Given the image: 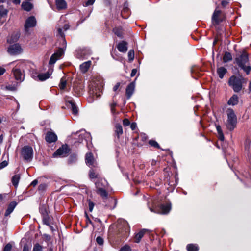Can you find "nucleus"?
I'll list each match as a JSON object with an SVG mask.
<instances>
[{"instance_id": "obj_49", "label": "nucleus", "mask_w": 251, "mask_h": 251, "mask_svg": "<svg viewBox=\"0 0 251 251\" xmlns=\"http://www.w3.org/2000/svg\"><path fill=\"white\" fill-rule=\"evenodd\" d=\"M149 144L150 146L153 147L157 149H161L158 143L155 140H150L149 141Z\"/></svg>"}, {"instance_id": "obj_32", "label": "nucleus", "mask_w": 251, "mask_h": 251, "mask_svg": "<svg viewBox=\"0 0 251 251\" xmlns=\"http://www.w3.org/2000/svg\"><path fill=\"white\" fill-rule=\"evenodd\" d=\"M20 35L21 34L19 32H17L12 34L10 38L7 40V42L10 44L16 42L19 40Z\"/></svg>"}, {"instance_id": "obj_9", "label": "nucleus", "mask_w": 251, "mask_h": 251, "mask_svg": "<svg viewBox=\"0 0 251 251\" xmlns=\"http://www.w3.org/2000/svg\"><path fill=\"white\" fill-rule=\"evenodd\" d=\"M84 89V85L83 83L81 82H76L74 84L73 93L75 95L79 97L83 94Z\"/></svg>"}, {"instance_id": "obj_57", "label": "nucleus", "mask_w": 251, "mask_h": 251, "mask_svg": "<svg viewBox=\"0 0 251 251\" xmlns=\"http://www.w3.org/2000/svg\"><path fill=\"white\" fill-rule=\"evenodd\" d=\"M119 251H131V249L128 245H125L122 247Z\"/></svg>"}, {"instance_id": "obj_6", "label": "nucleus", "mask_w": 251, "mask_h": 251, "mask_svg": "<svg viewBox=\"0 0 251 251\" xmlns=\"http://www.w3.org/2000/svg\"><path fill=\"white\" fill-rule=\"evenodd\" d=\"M71 149L69 146L66 144H63L59 147L53 154L54 157H65L69 155L71 152Z\"/></svg>"}, {"instance_id": "obj_26", "label": "nucleus", "mask_w": 251, "mask_h": 251, "mask_svg": "<svg viewBox=\"0 0 251 251\" xmlns=\"http://www.w3.org/2000/svg\"><path fill=\"white\" fill-rule=\"evenodd\" d=\"M239 97L236 94H233L227 101V104L229 105H236L239 103Z\"/></svg>"}, {"instance_id": "obj_22", "label": "nucleus", "mask_w": 251, "mask_h": 251, "mask_svg": "<svg viewBox=\"0 0 251 251\" xmlns=\"http://www.w3.org/2000/svg\"><path fill=\"white\" fill-rule=\"evenodd\" d=\"M55 5L58 10H64L67 7V4L65 0H55Z\"/></svg>"}, {"instance_id": "obj_20", "label": "nucleus", "mask_w": 251, "mask_h": 251, "mask_svg": "<svg viewBox=\"0 0 251 251\" xmlns=\"http://www.w3.org/2000/svg\"><path fill=\"white\" fill-rule=\"evenodd\" d=\"M18 203L16 201H11L7 206V208L4 214V216L7 217L9 216L14 210Z\"/></svg>"}, {"instance_id": "obj_38", "label": "nucleus", "mask_w": 251, "mask_h": 251, "mask_svg": "<svg viewBox=\"0 0 251 251\" xmlns=\"http://www.w3.org/2000/svg\"><path fill=\"white\" fill-rule=\"evenodd\" d=\"M43 224L46 225H49V223H50L52 217L50 215V214H47L42 216Z\"/></svg>"}, {"instance_id": "obj_28", "label": "nucleus", "mask_w": 251, "mask_h": 251, "mask_svg": "<svg viewBox=\"0 0 251 251\" xmlns=\"http://www.w3.org/2000/svg\"><path fill=\"white\" fill-rule=\"evenodd\" d=\"M91 65V61L85 62L80 65V70L83 73H86L89 70Z\"/></svg>"}, {"instance_id": "obj_17", "label": "nucleus", "mask_w": 251, "mask_h": 251, "mask_svg": "<svg viewBox=\"0 0 251 251\" xmlns=\"http://www.w3.org/2000/svg\"><path fill=\"white\" fill-rule=\"evenodd\" d=\"M128 43L125 41H122L120 42L117 45L118 50L121 52H126L127 50Z\"/></svg>"}, {"instance_id": "obj_18", "label": "nucleus", "mask_w": 251, "mask_h": 251, "mask_svg": "<svg viewBox=\"0 0 251 251\" xmlns=\"http://www.w3.org/2000/svg\"><path fill=\"white\" fill-rule=\"evenodd\" d=\"M121 16L124 19H127L130 15V9L128 8V4L127 2L124 4V7L121 13Z\"/></svg>"}, {"instance_id": "obj_47", "label": "nucleus", "mask_w": 251, "mask_h": 251, "mask_svg": "<svg viewBox=\"0 0 251 251\" xmlns=\"http://www.w3.org/2000/svg\"><path fill=\"white\" fill-rule=\"evenodd\" d=\"M59 41L60 44V47H58V48H61L65 51L67 47V42L65 39V38H60Z\"/></svg>"}, {"instance_id": "obj_25", "label": "nucleus", "mask_w": 251, "mask_h": 251, "mask_svg": "<svg viewBox=\"0 0 251 251\" xmlns=\"http://www.w3.org/2000/svg\"><path fill=\"white\" fill-rule=\"evenodd\" d=\"M39 211L41 215V216H43L47 214H50L49 206L45 204L40 205L39 207Z\"/></svg>"}, {"instance_id": "obj_54", "label": "nucleus", "mask_w": 251, "mask_h": 251, "mask_svg": "<svg viewBox=\"0 0 251 251\" xmlns=\"http://www.w3.org/2000/svg\"><path fill=\"white\" fill-rule=\"evenodd\" d=\"M12 245L10 243H7L3 248V251H11Z\"/></svg>"}, {"instance_id": "obj_1", "label": "nucleus", "mask_w": 251, "mask_h": 251, "mask_svg": "<svg viewBox=\"0 0 251 251\" xmlns=\"http://www.w3.org/2000/svg\"><path fill=\"white\" fill-rule=\"evenodd\" d=\"M234 64L242 70L247 75H250L251 71L249 54L246 50L244 49L240 53H237L234 59Z\"/></svg>"}, {"instance_id": "obj_51", "label": "nucleus", "mask_w": 251, "mask_h": 251, "mask_svg": "<svg viewBox=\"0 0 251 251\" xmlns=\"http://www.w3.org/2000/svg\"><path fill=\"white\" fill-rule=\"evenodd\" d=\"M128 58L129 62L132 61L134 59V51L130 50L128 52Z\"/></svg>"}, {"instance_id": "obj_21", "label": "nucleus", "mask_w": 251, "mask_h": 251, "mask_svg": "<svg viewBox=\"0 0 251 251\" xmlns=\"http://www.w3.org/2000/svg\"><path fill=\"white\" fill-rule=\"evenodd\" d=\"M85 162L89 166H93L94 163V158L91 152H87L85 155Z\"/></svg>"}, {"instance_id": "obj_3", "label": "nucleus", "mask_w": 251, "mask_h": 251, "mask_svg": "<svg viewBox=\"0 0 251 251\" xmlns=\"http://www.w3.org/2000/svg\"><path fill=\"white\" fill-rule=\"evenodd\" d=\"M118 231L117 237L120 241L126 239L129 235L130 226L126 221H124L119 224L117 226Z\"/></svg>"}, {"instance_id": "obj_14", "label": "nucleus", "mask_w": 251, "mask_h": 251, "mask_svg": "<svg viewBox=\"0 0 251 251\" xmlns=\"http://www.w3.org/2000/svg\"><path fill=\"white\" fill-rule=\"evenodd\" d=\"M71 98L69 97H67L65 99L66 102L67 103V106L70 108L72 111V112L74 115H76L78 113V108L76 105H75V102L72 100L71 99Z\"/></svg>"}, {"instance_id": "obj_16", "label": "nucleus", "mask_w": 251, "mask_h": 251, "mask_svg": "<svg viewBox=\"0 0 251 251\" xmlns=\"http://www.w3.org/2000/svg\"><path fill=\"white\" fill-rule=\"evenodd\" d=\"M171 209V204L166 203V204H161L159 206V213L162 214H167L169 213Z\"/></svg>"}, {"instance_id": "obj_60", "label": "nucleus", "mask_w": 251, "mask_h": 251, "mask_svg": "<svg viewBox=\"0 0 251 251\" xmlns=\"http://www.w3.org/2000/svg\"><path fill=\"white\" fill-rule=\"evenodd\" d=\"M8 162L6 160L0 163V169H2L8 165Z\"/></svg>"}, {"instance_id": "obj_15", "label": "nucleus", "mask_w": 251, "mask_h": 251, "mask_svg": "<svg viewBox=\"0 0 251 251\" xmlns=\"http://www.w3.org/2000/svg\"><path fill=\"white\" fill-rule=\"evenodd\" d=\"M135 87V81L130 83L126 88V95L127 99H129L133 95Z\"/></svg>"}, {"instance_id": "obj_37", "label": "nucleus", "mask_w": 251, "mask_h": 251, "mask_svg": "<svg viewBox=\"0 0 251 251\" xmlns=\"http://www.w3.org/2000/svg\"><path fill=\"white\" fill-rule=\"evenodd\" d=\"M216 128L218 133V138L220 141H224L225 137L222 128L219 125H216Z\"/></svg>"}, {"instance_id": "obj_39", "label": "nucleus", "mask_w": 251, "mask_h": 251, "mask_svg": "<svg viewBox=\"0 0 251 251\" xmlns=\"http://www.w3.org/2000/svg\"><path fill=\"white\" fill-rule=\"evenodd\" d=\"M20 179V176L19 174L15 175L11 179L13 185L16 188L18 186L19 180Z\"/></svg>"}, {"instance_id": "obj_58", "label": "nucleus", "mask_w": 251, "mask_h": 251, "mask_svg": "<svg viewBox=\"0 0 251 251\" xmlns=\"http://www.w3.org/2000/svg\"><path fill=\"white\" fill-rule=\"evenodd\" d=\"M57 34L60 36V38H65V35L62 31V29L60 28H59L57 29Z\"/></svg>"}, {"instance_id": "obj_12", "label": "nucleus", "mask_w": 251, "mask_h": 251, "mask_svg": "<svg viewBox=\"0 0 251 251\" xmlns=\"http://www.w3.org/2000/svg\"><path fill=\"white\" fill-rule=\"evenodd\" d=\"M36 20L34 16H31L29 17L25 20V24L24 25V28L25 32H27L29 28L35 27L36 25Z\"/></svg>"}, {"instance_id": "obj_64", "label": "nucleus", "mask_w": 251, "mask_h": 251, "mask_svg": "<svg viewBox=\"0 0 251 251\" xmlns=\"http://www.w3.org/2000/svg\"><path fill=\"white\" fill-rule=\"evenodd\" d=\"M43 236L45 238V240L46 242H48L51 239L50 236L47 234H44Z\"/></svg>"}, {"instance_id": "obj_36", "label": "nucleus", "mask_w": 251, "mask_h": 251, "mask_svg": "<svg viewBox=\"0 0 251 251\" xmlns=\"http://www.w3.org/2000/svg\"><path fill=\"white\" fill-rule=\"evenodd\" d=\"M77 160V156L75 153H71L67 160V163L69 165H71L76 163Z\"/></svg>"}, {"instance_id": "obj_40", "label": "nucleus", "mask_w": 251, "mask_h": 251, "mask_svg": "<svg viewBox=\"0 0 251 251\" xmlns=\"http://www.w3.org/2000/svg\"><path fill=\"white\" fill-rule=\"evenodd\" d=\"M96 193L103 199L107 198L108 197V193L105 188L97 190Z\"/></svg>"}, {"instance_id": "obj_48", "label": "nucleus", "mask_w": 251, "mask_h": 251, "mask_svg": "<svg viewBox=\"0 0 251 251\" xmlns=\"http://www.w3.org/2000/svg\"><path fill=\"white\" fill-rule=\"evenodd\" d=\"M102 93V90L101 88H95V91L93 90V94L96 96L97 97H99L101 96V94Z\"/></svg>"}, {"instance_id": "obj_43", "label": "nucleus", "mask_w": 251, "mask_h": 251, "mask_svg": "<svg viewBox=\"0 0 251 251\" xmlns=\"http://www.w3.org/2000/svg\"><path fill=\"white\" fill-rule=\"evenodd\" d=\"M186 249L188 251H198V246L194 244H189L186 246Z\"/></svg>"}, {"instance_id": "obj_29", "label": "nucleus", "mask_w": 251, "mask_h": 251, "mask_svg": "<svg viewBox=\"0 0 251 251\" xmlns=\"http://www.w3.org/2000/svg\"><path fill=\"white\" fill-rule=\"evenodd\" d=\"M146 231L147 230L146 229H143L138 233H136L134 236L135 242L137 243H139L145 234Z\"/></svg>"}, {"instance_id": "obj_7", "label": "nucleus", "mask_w": 251, "mask_h": 251, "mask_svg": "<svg viewBox=\"0 0 251 251\" xmlns=\"http://www.w3.org/2000/svg\"><path fill=\"white\" fill-rule=\"evenodd\" d=\"M21 155L24 160L30 161L33 156V151L32 147L30 146H24L21 150Z\"/></svg>"}, {"instance_id": "obj_5", "label": "nucleus", "mask_w": 251, "mask_h": 251, "mask_svg": "<svg viewBox=\"0 0 251 251\" xmlns=\"http://www.w3.org/2000/svg\"><path fill=\"white\" fill-rule=\"evenodd\" d=\"M226 113L227 116L226 126L229 131H233L237 126V119L233 109L228 108Z\"/></svg>"}, {"instance_id": "obj_50", "label": "nucleus", "mask_w": 251, "mask_h": 251, "mask_svg": "<svg viewBox=\"0 0 251 251\" xmlns=\"http://www.w3.org/2000/svg\"><path fill=\"white\" fill-rule=\"evenodd\" d=\"M43 247L39 243H36L34 245L32 251H43Z\"/></svg>"}, {"instance_id": "obj_2", "label": "nucleus", "mask_w": 251, "mask_h": 251, "mask_svg": "<svg viewBox=\"0 0 251 251\" xmlns=\"http://www.w3.org/2000/svg\"><path fill=\"white\" fill-rule=\"evenodd\" d=\"M238 75H232L228 79V84L232 88L235 93H239L244 89V84L247 82V79L245 78L242 74H240L239 70L237 71Z\"/></svg>"}, {"instance_id": "obj_52", "label": "nucleus", "mask_w": 251, "mask_h": 251, "mask_svg": "<svg viewBox=\"0 0 251 251\" xmlns=\"http://www.w3.org/2000/svg\"><path fill=\"white\" fill-rule=\"evenodd\" d=\"M87 202L88 203L89 210L90 212H92L93 210L95 204L94 202L92 201L90 199H88Z\"/></svg>"}, {"instance_id": "obj_35", "label": "nucleus", "mask_w": 251, "mask_h": 251, "mask_svg": "<svg viewBox=\"0 0 251 251\" xmlns=\"http://www.w3.org/2000/svg\"><path fill=\"white\" fill-rule=\"evenodd\" d=\"M227 72V69L224 67H219L217 70V74L219 78L221 79H222L224 77Z\"/></svg>"}, {"instance_id": "obj_11", "label": "nucleus", "mask_w": 251, "mask_h": 251, "mask_svg": "<svg viewBox=\"0 0 251 251\" xmlns=\"http://www.w3.org/2000/svg\"><path fill=\"white\" fill-rule=\"evenodd\" d=\"M23 50L19 43H15L10 45L7 51L11 55H16L22 52Z\"/></svg>"}, {"instance_id": "obj_33", "label": "nucleus", "mask_w": 251, "mask_h": 251, "mask_svg": "<svg viewBox=\"0 0 251 251\" xmlns=\"http://www.w3.org/2000/svg\"><path fill=\"white\" fill-rule=\"evenodd\" d=\"M8 12V10L5 9L3 5H0V22H3L2 19L7 16Z\"/></svg>"}, {"instance_id": "obj_19", "label": "nucleus", "mask_w": 251, "mask_h": 251, "mask_svg": "<svg viewBox=\"0 0 251 251\" xmlns=\"http://www.w3.org/2000/svg\"><path fill=\"white\" fill-rule=\"evenodd\" d=\"M12 71H13L15 78L17 80H19L20 81H22L24 80V75H23L20 69H18V68H14V69H13Z\"/></svg>"}, {"instance_id": "obj_61", "label": "nucleus", "mask_w": 251, "mask_h": 251, "mask_svg": "<svg viewBox=\"0 0 251 251\" xmlns=\"http://www.w3.org/2000/svg\"><path fill=\"white\" fill-rule=\"evenodd\" d=\"M5 89L9 91H15L16 90V87L14 86H12L10 85H8L6 86Z\"/></svg>"}, {"instance_id": "obj_30", "label": "nucleus", "mask_w": 251, "mask_h": 251, "mask_svg": "<svg viewBox=\"0 0 251 251\" xmlns=\"http://www.w3.org/2000/svg\"><path fill=\"white\" fill-rule=\"evenodd\" d=\"M22 8L26 11H31L33 8V4L29 1H24L21 5Z\"/></svg>"}, {"instance_id": "obj_44", "label": "nucleus", "mask_w": 251, "mask_h": 251, "mask_svg": "<svg viewBox=\"0 0 251 251\" xmlns=\"http://www.w3.org/2000/svg\"><path fill=\"white\" fill-rule=\"evenodd\" d=\"M251 140L249 139H247L245 142V151L247 152V153L249 154L251 152Z\"/></svg>"}, {"instance_id": "obj_56", "label": "nucleus", "mask_w": 251, "mask_h": 251, "mask_svg": "<svg viewBox=\"0 0 251 251\" xmlns=\"http://www.w3.org/2000/svg\"><path fill=\"white\" fill-rule=\"evenodd\" d=\"M85 216L86 217V224H87V225H88V224L89 223V224H90L91 225H92L93 226H94L93 223L92 222V221L90 219V218L88 215V213L86 211L85 212Z\"/></svg>"}, {"instance_id": "obj_27", "label": "nucleus", "mask_w": 251, "mask_h": 251, "mask_svg": "<svg viewBox=\"0 0 251 251\" xmlns=\"http://www.w3.org/2000/svg\"><path fill=\"white\" fill-rule=\"evenodd\" d=\"M107 182L105 179H99L95 182V186L97 190L104 189L105 188Z\"/></svg>"}, {"instance_id": "obj_41", "label": "nucleus", "mask_w": 251, "mask_h": 251, "mask_svg": "<svg viewBox=\"0 0 251 251\" xmlns=\"http://www.w3.org/2000/svg\"><path fill=\"white\" fill-rule=\"evenodd\" d=\"M223 62L226 63L232 60V57L231 54L227 51H226L223 56Z\"/></svg>"}, {"instance_id": "obj_23", "label": "nucleus", "mask_w": 251, "mask_h": 251, "mask_svg": "<svg viewBox=\"0 0 251 251\" xmlns=\"http://www.w3.org/2000/svg\"><path fill=\"white\" fill-rule=\"evenodd\" d=\"M114 133L115 136L119 139L120 135L123 133V127L120 124H116L114 127Z\"/></svg>"}, {"instance_id": "obj_10", "label": "nucleus", "mask_w": 251, "mask_h": 251, "mask_svg": "<svg viewBox=\"0 0 251 251\" xmlns=\"http://www.w3.org/2000/svg\"><path fill=\"white\" fill-rule=\"evenodd\" d=\"M64 51L63 50H62L61 48H58L56 51L51 55L49 60V64H54L57 60L60 58V57L62 56V55L64 54Z\"/></svg>"}, {"instance_id": "obj_62", "label": "nucleus", "mask_w": 251, "mask_h": 251, "mask_svg": "<svg viewBox=\"0 0 251 251\" xmlns=\"http://www.w3.org/2000/svg\"><path fill=\"white\" fill-rule=\"evenodd\" d=\"M95 0H88L84 4V6H88L89 5H92L93 4V3L95 2Z\"/></svg>"}, {"instance_id": "obj_31", "label": "nucleus", "mask_w": 251, "mask_h": 251, "mask_svg": "<svg viewBox=\"0 0 251 251\" xmlns=\"http://www.w3.org/2000/svg\"><path fill=\"white\" fill-rule=\"evenodd\" d=\"M69 78V77L67 78L66 76H64L61 78L59 84V87L61 90H64L66 88Z\"/></svg>"}, {"instance_id": "obj_45", "label": "nucleus", "mask_w": 251, "mask_h": 251, "mask_svg": "<svg viewBox=\"0 0 251 251\" xmlns=\"http://www.w3.org/2000/svg\"><path fill=\"white\" fill-rule=\"evenodd\" d=\"M110 202L111 203H113V205H105V207L107 208H109V209L112 210L114 209L117 205V200L116 199H114L113 198H111V200H110Z\"/></svg>"}, {"instance_id": "obj_13", "label": "nucleus", "mask_w": 251, "mask_h": 251, "mask_svg": "<svg viewBox=\"0 0 251 251\" xmlns=\"http://www.w3.org/2000/svg\"><path fill=\"white\" fill-rule=\"evenodd\" d=\"M45 139L47 143L51 144L56 142L57 141L58 137L54 132L48 131L46 134Z\"/></svg>"}, {"instance_id": "obj_34", "label": "nucleus", "mask_w": 251, "mask_h": 251, "mask_svg": "<svg viewBox=\"0 0 251 251\" xmlns=\"http://www.w3.org/2000/svg\"><path fill=\"white\" fill-rule=\"evenodd\" d=\"M36 74L37 75V77L40 81H43L48 79L51 75L49 72L44 74H37V73H36Z\"/></svg>"}, {"instance_id": "obj_4", "label": "nucleus", "mask_w": 251, "mask_h": 251, "mask_svg": "<svg viewBox=\"0 0 251 251\" xmlns=\"http://www.w3.org/2000/svg\"><path fill=\"white\" fill-rule=\"evenodd\" d=\"M75 134L76 135H78V138L77 139V140L74 142V144L76 146L80 143L85 144L87 148L89 150H91L92 147V144L91 142L92 137L89 133L85 131H84L83 132L79 131L77 132Z\"/></svg>"}, {"instance_id": "obj_24", "label": "nucleus", "mask_w": 251, "mask_h": 251, "mask_svg": "<svg viewBox=\"0 0 251 251\" xmlns=\"http://www.w3.org/2000/svg\"><path fill=\"white\" fill-rule=\"evenodd\" d=\"M112 32L119 38L121 39H123L124 38L123 29L121 26H119L115 27L113 28Z\"/></svg>"}, {"instance_id": "obj_46", "label": "nucleus", "mask_w": 251, "mask_h": 251, "mask_svg": "<svg viewBox=\"0 0 251 251\" xmlns=\"http://www.w3.org/2000/svg\"><path fill=\"white\" fill-rule=\"evenodd\" d=\"M89 176L91 179L97 178L99 177V174L95 172L94 169H91L89 172Z\"/></svg>"}, {"instance_id": "obj_55", "label": "nucleus", "mask_w": 251, "mask_h": 251, "mask_svg": "<svg viewBox=\"0 0 251 251\" xmlns=\"http://www.w3.org/2000/svg\"><path fill=\"white\" fill-rule=\"evenodd\" d=\"M96 242L100 246H101L103 245L104 240L102 237L101 236H98L96 238Z\"/></svg>"}, {"instance_id": "obj_59", "label": "nucleus", "mask_w": 251, "mask_h": 251, "mask_svg": "<svg viewBox=\"0 0 251 251\" xmlns=\"http://www.w3.org/2000/svg\"><path fill=\"white\" fill-rule=\"evenodd\" d=\"M123 124L125 126H128L130 124V121L129 119L125 118L123 121Z\"/></svg>"}, {"instance_id": "obj_53", "label": "nucleus", "mask_w": 251, "mask_h": 251, "mask_svg": "<svg viewBox=\"0 0 251 251\" xmlns=\"http://www.w3.org/2000/svg\"><path fill=\"white\" fill-rule=\"evenodd\" d=\"M47 185L45 183H42V184H40L39 186H38V191H40L41 192H44V191H45V190L47 188Z\"/></svg>"}, {"instance_id": "obj_42", "label": "nucleus", "mask_w": 251, "mask_h": 251, "mask_svg": "<svg viewBox=\"0 0 251 251\" xmlns=\"http://www.w3.org/2000/svg\"><path fill=\"white\" fill-rule=\"evenodd\" d=\"M140 138L142 141V143H137V146L139 147L142 146L144 144V143L146 142L148 139V136L145 133H142L140 134Z\"/></svg>"}, {"instance_id": "obj_8", "label": "nucleus", "mask_w": 251, "mask_h": 251, "mask_svg": "<svg viewBox=\"0 0 251 251\" xmlns=\"http://www.w3.org/2000/svg\"><path fill=\"white\" fill-rule=\"evenodd\" d=\"M224 19L222 17V11L216 9L211 17V21L213 25H217L223 21Z\"/></svg>"}, {"instance_id": "obj_63", "label": "nucleus", "mask_w": 251, "mask_h": 251, "mask_svg": "<svg viewBox=\"0 0 251 251\" xmlns=\"http://www.w3.org/2000/svg\"><path fill=\"white\" fill-rule=\"evenodd\" d=\"M229 0H224L221 1V5L223 7H226L229 4Z\"/></svg>"}]
</instances>
